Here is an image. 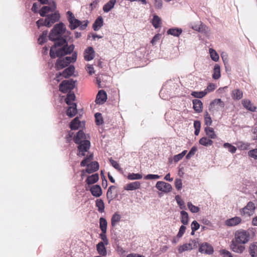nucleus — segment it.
I'll use <instances>...</instances> for the list:
<instances>
[{
  "label": "nucleus",
  "mask_w": 257,
  "mask_h": 257,
  "mask_svg": "<svg viewBox=\"0 0 257 257\" xmlns=\"http://www.w3.org/2000/svg\"><path fill=\"white\" fill-rule=\"evenodd\" d=\"M242 105L246 109L254 112L255 111L256 107L254 106L249 100L244 99L242 101Z\"/></svg>",
  "instance_id": "2f4dec72"
},
{
  "label": "nucleus",
  "mask_w": 257,
  "mask_h": 257,
  "mask_svg": "<svg viewBox=\"0 0 257 257\" xmlns=\"http://www.w3.org/2000/svg\"><path fill=\"white\" fill-rule=\"evenodd\" d=\"M73 79L63 80L59 86V91L63 93L71 92L75 87V82Z\"/></svg>",
  "instance_id": "39448f33"
},
{
  "label": "nucleus",
  "mask_w": 257,
  "mask_h": 257,
  "mask_svg": "<svg viewBox=\"0 0 257 257\" xmlns=\"http://www.w3.org/2000/svg\"><path fill=\"white\" fill-rule=\"evenodd\" d=\"M154 6L157 9H161L163 7V2L162 0H154Z\"/></svg>",
  "instance_id": "680f3d73"
},
{
  "label": "nucleus",
  "mask_w": 257,
  "mask_h": 257,
  "mask_svg": "<svg viewBox=\"0 0 257 257\" xmlns=\"http://www.w3.org/2000/svg\"><path fill=\"white\" fill-rule=\"evenodd\" d=\"M103 20L101 16H99L95 20L92 25V28L95 31H98L103 26Z\"/></svg>",
  "instance_id": "cd10ccee"
},
{
  "label": "nucleus",
  "mask_w": 257,
  "mask_h": 257,
  "mask_svg": "<svg viewBox=\"0 0 257 257\" xmlns=\"http://www.w3.org/2000/svg\"><path fill=\"white\" fill-rule=\"evenodd\" d=\"M207 93V91L206 90L201 91H192L191 92V95L194 97L197 98H201L205 96Z\"/></svg>",
  "instance_id": "c03bdc74"
},
{
  "label": "nucleus",
  "mask_w": 257,
  "mask_h": 257,
  "mask_svg": "<svg viewBox=\"0 0 257 257\" xmlns=\"http://www.w3.org/2000/svg\"><path fill=\"white\" fill-rule=\"evenodd\" d=\"M80 121L78 116L75 117L69 123V127L72 130H76L80 127Z\"/></svg>",
  "instance_id": "7c9ffc66"
},
{
  "label": "nucleus",
  "mask_w": 257,
  "mask_h": 257,
  "mask_svg": "<svg viewBox=\"0 0 257 257\" xmlns=\"http://www.w3.org/2000/svg\"><path fill=\"white\" fill-rule=\"evenodd\" d=\"M193 108L197 113H200L202 111L203 103L202 101L198 99H195L192 101Z\"/></svg>",
  "instance_id": "4be33fe9"
},
{
  "label": "nucleus",
  "mask_w": 257,
  "mask_h": 257,
  "mask_svg": "<svg viewBox=\"0 0 257 257\" xmlns=\"http://www.w3.org/2000/svg\"><path fill=\"white\" fill-rule=\"evenodd\" d=\"M75 71L74 65H70L67 68H65L62 72H58L56 74V78L57 81H59L60 77L63 76L64 78H68L72 76Z\"/></svg>",
  "instance_id": "9b49d317"
},
{
  "label": "nucleus",
  "mask_w": 257,
  "mask_h": 257,
  "mask_svg": "<svg viewBox=\"0 0 257 257\" xmlns=\"http://www.w3.org/2000/svg\"><path fill=\"white\" fill-rule=\"evenodd\" d=\"M95 56V51L92 47H88L84 52V58L86 61H89L93 59Z\"/></svg>",
  "instance_id": "a211bd4d"
},
{
  "label": "nucleus",
  "mask_w": 257,
  "mask_h": 257,
  "mask_svg": "<svg viewBox=\"0 0 257 257\" xmlns=\"http://www.w3.org/2000/svg\"><path fill=\"white\" fill-rule=\"evenodd\" d=\"M116 0H110L106 3L103 7V10L105 13L109 12L113 7L115 4Z\"/></svg>",
  "instance_id": "72a5a7b5"
},
{
  "label": "nucleus",
  "mask_w": 257,
  "mask_h": 257,
  "mask_svg": "<svg viewBox=\"0 0 257 257\" xmlns=\"http://www.w3.org/2000/svg\"><path fill=\"white\" fill-rule=\"evenodd\" d=\"M220 76V67L219 65L216 64L214 66L212 78L215 80H217L219 79Z\"/></svg>",
  "instance_id": "f704fd0d"
},
{
  "label": "nucleus",
  "mask_w": 257,
  "mask_h": 257,
  "mask_svg": "<svg viewBox=\"0 0 257 257\" xmlns=\"http://www.w3.org/2000/svg\"><path fill=\"white\" fill-rule=\"evenodd\" d=\"M121 216L118 213H115L111 219V223L112 226H115L116 224L120 220Z\"/></svg>",
  "instance_id": "ea45409f"
},
{
  "label": "nucleus",
  "mask_w": 257,
  "mask_h": 257,
  "mask_svg": "<svg viewBox=\"0 0 257 257\" xmlns=\"http://www.w3.org/2000/svg\"><path fill=\"white\" fill-rule=\"evenodd\" d=\"M182 32V30L181 28H173L168 30L167 34L175 37H179Z\"/></svg>",
  "instance_id": "473e14b6"
},
{
  "label": "nucleus",
  "mask_w": 257,
  "mask_h": 257,
  "mask_svg": "<svg viewBox=\"0 0 257 257\" xmlns=\"http://www.w3.org/2000/svg\"><path fill=\"white\" fill-rule=\"evenodd\" d=\"M90 146H78V153L77 155L79 157L85 156V159L89 162L93 159V153L88 152Z\"/></svg>",
  "instance_id": "6e6552de"
},
{
  "label": "nucleus",
  "mask_w": 257,
  "mask_h": 257,
  "mask_svg": "<svg viewBox=\"0 0 257 257\" xmlns=\"http://www.w3.org/2000/svg\"><path fill=\"white\" fill-rule=\"evenodd\" d=\"M141 184L139 182L136 181L126 184L124 189L126 190H135L140 188Z\"/></svg>",
  "instance_id": "c85d7f7f"
},
{
  "label": "nucleus",
  "mask_w": 257,
  "mask_h": 257,
  "mask_svg": "<svg viewBox=\"0 0 257 257\" xmlns=\"http://www.w3.org/2000/svg\"><path fill=\"white\" fill-rule=\"evenodd\" d=\"M106 232V231H105L104 232L101 231V233L99 235H100V237L101 238V239L103 240L102 242L105 245H107L108 244V240L107 236L105 234Z\"/></svg>",
  "instance_id": "bf43d9fd"
},
{
  "label": "nucleus",
  "mask_w": 257,
  "mask_h": 257,
  "mask_svg": "<svg viewBox=\"0 0 257 257\" xmlns=\"http://www.w3.org/2000/svg\"><path fill=\"white\" fill-rule=\"evenodd\" d=\"M96 206L98 208V211L102 213L104 211V203L102 200L97 199L96 201Z\"/></svg>",
  "instance_id": "49530a36"
},
{
  "label": "nucleus",
  "mask_w": 257,
  "mask_h": 257,
  "mask_svg": "<svg viewBox=\"0 0 257 257\" xmlns=\"http://www.w3.org/2000/svg\"><path fill=\"white\" fill-rule=\"evenodd\" d=\"M75 95L73 92H68L66 97L65 99L66 103L69 105H72V101H74L75 99Z\"/></svg>",
  "instance_id": "58836bf2"
},
{
  "label": "nucleus",
  "mask_w": 257,
  "mask_h": 257,
  "mask_svg": "<svg viewBox=\"0 0 257 257\" xmlns=\"http://www.w3.org/2000/svg\"><path fill=\"white\" fill-rule=\"evenodd\" d=\"M46 19H40L37 22V25L39 28L41 26H46Z\"/></svg>",
  "instance_id": "69168bd1"
},
{
  "label": "nucleus",
  "mask_w": 257,
  "mask_h": 257,
  "mask_svg": "<svg viewBox=\"0 0 257 257\" xmlns=\"http://www.w3.org/2000/svg\"><path fill=\"white\" fill-rule=\"evenodd\" d=\"M245 244L236 242V241L232 239L230 244V249L237 253H242L245 249Z\"/></svg>",
  "instance_id": "f8f14e48"
},
{
  "label": "nucleus",
  "mask_w": 257,
  "mask_h": 257,
  "mask_svg": "<svg viewBox=\"0 0 257 257\" xmlns=\"http://www.w3.org/2000/svg\"><path fill=\"white\" fill-rule=\"evenodd\" d=\"M90 191L92 195L96 197H98L102 195V190L99 185H95L91 187Z\"/></svg>",
  "instance_id": "bb28decb"
},
{
  "label": "nucleus",
  "mask_w": 257,
  "mask_h": 257,
  "mask_svg": "<svg viewBox=\"0 0 257 257\" xmlns=\"http://www.w3.org/2000/svg\"><path fill=\"white\" fill-rule=\"evenodd\" d=\"M160 176L156 174H148L145 177V179L147 180L158 179Z\"/></svg>",
  "instance_id": "e2e57ef3"
},
{
  "label": "nucleus",
  "mask_w": 257,
  "mask_h": 257,
  "mask_svg": "<svg viewBox=\"0 0 257 257\" xmlns=\"http://www.w3.org/2000/svg\"><path fill=\"white\" fill-rule=\"evenodd\" d=\"M255 206L254 203L250 201L242 209L241 214L245 216H250L254 213Z\"/></svg>",
  "instance_id": "ddd939ff"
},
{
  "label": "nucleus",
  "mask_w": 257,
  "mask_h": 257,
  "mask_svg": "<svg viewBox=\"0 0 257 257\" xmlns=\"http://www.w3.org/2000/svg\"><path fill=\"white\" fill-rule=\"evenodd\" d=\"M205 132L206 133V135L212 139H215L216 137V136L214 133V131L212 128L210 127H206L205 128Z\"/></svg>",
  "instance_id": "79ce46f5"
},
{
  "label": "nucleus",
  "mask_w": 257,
  "mask_h": 257,
  "mask_svg": "<svg viewBox=\"0 0 257 257\" xmlns=\"http://www.w3.org/2000/svg\"><path fill=\"white\" fill-rule=\"evenodd\" d=\"M241 222V219L239 217L235 216L227 219L225 221V224L228 226H233L238 225Z\"/></svg>",
  "instance_id": "412c9836"
},
{
  "label": "nucleus",
  "mask_w": 257,
  "mask_h": 257,
  "mask_svg": "<svg viewBox=\"0 0 257 257\" xmlns=\"http://www.w3.org/2000/svg\"><path fill=\"white\" fill-rule=\"evenodd\" d=\"M66 30V29L64 27V24L62 22H60L58 24H55L49 33V40H54L55 39V37L62 36L64 34V33H65Z\"/></svg>",
  "instance_id": "7ed1b4c3"
},
{
  "label": "nucleus",
  "mask_w": 257,
  "mask_h": 257,
  "mask_svg": "<svg viewBox=\"0 0 257 257\" xmlns=\"http://www.w3.org/2000/svg\"><path fill=\"white\" fill-rule=\"evenodd\" d=\"M107 222L106 220L103 218L100 217L99 219V227L102 232L106 231Z\"/></svg>",
  "instance_id": "37998d69"
},
{
  "label": "nucleus",
  "mask_w": 257,
  "mask_h": 257,
  "mask_svg": "<svg viewBox=\"0 0 257 257\" xmlns=\"http://www.w3.org/2000/svg\"><path fill=\"white\" fill-rule=\"evenodd\" d=\"M175 199L177 201L178 205H179L181 209H185L186 206L185 205L184 201L181 199V197L179 195L175 196Z\"/></svg>",
  "instance_id": "3c124183"
},
{
  "label": "nucleus",
  "mask_w": 257,
  "mask_h": 257,
  "mask_svg": "<svg viewBox=\"0 0 257 257\" xmlns=\"http://www.w3.org/2000/svg\"><path fill=\"white\" fill-rule=\"evenodd\" d=\"M99 169V164L98 162L94 161L92 162L89 164L87 165V168L85 170V172L91 174L94 172L96 171Z\"/></svg>",
  "instance_id": "5701e85b"
},
{
  "label": "nucleus",
  "mask_w": 257,
  "mask_h": 257,
  "mask_svg": "<svg viewBox=\"0 0 257 257\" xmlns=\"http://www.w3.org/2000/svg\"><path fill=\"white\" fill-rule=\"evenodd\" d=\"M186 227L184 225H182L180 227L179 232L177 234L178 237H181L185 232Z\"/></svg>",
  "instance_id": "338daca9"
},
{
  "label": "nucleus",
  "mask_w": 257,
  "mask_h": 257,
  "mask_svg": "<svg viewBox=\"0 0 257 257\" xmlns=\"http://www.w3.org/2000/svg\"><path fill=\"white\" fill-rule=\"evenodd\" d=\"M219 253L223 255V257H232L231 253L226 249L220 250Z\"/></svg>",
  "instance_id": "4d7b16f0"
},
{
  "label": "nucleus",
  "mask_w": 257,
  "mask_h": 257,
  "mask_svg": "<svg viewBox=\"0 0 257 257\" xmlns=\"http://www.w3.org/2000/svg\"><path fill=\"white\" fill-rule=\"evenodd\" d=\"M99 179L98 174H94L87 177L86 182L88 184H92L96 183Z\"/></svg>",
  "instance_id": "e433bc0d"
},
{
  "label": "nucleus",
  "mask_w": 257,
  "mask_h": 257,
  "mask_svg": "<svg viewBox=\"0 0 257 257\" xmlns=\"http://www.w3.org/2000/svg\"><path fill=\"white\" fill-rule=\"evenodd\" d=\"M105 245L102 241L99 242L96 245L97 251L101 256H106L107 255V251Z\"/></svg>",
  "instance_id": "393cba45"
},
{
  "label": "nucleus",
  "mask_w": 257,
  "mask_h": 257,
  "mask_svg": "<svg viewBox=\"0 0 257 257\" xmlns=\"http://www.w3.org/2000/svg\"><path fill=\"white\" fill-rule=\"evenodd\" d=\"M77 57V53L76 52H74L73 53L71 56H66L64 58V60L69 65L71 63H74L76 62Z\"/></svg>",
  "instance_id": "4c0bfd02"
},
{
  "label": "nucleus",
  "mask_w": 257,
  "mask_h": 257,
  "mask_svg": "<svg viewBox=\"0 0 257 257\" xmlns=\"http://www.w3.org/2000/svg\"><path fill=\"white\" fill-rule=\"evenodd\" d=\"M205 124L208 127L212 124V119L208 112L205 111L204 114Z\"/></svg>",
  "instance_id": "8fccbe9b"
},
{
  "label": "nucleus",
  "mask_w": 257,
  "mask_h": 257,
  "mask_svg": "<svg viewBox=\"0 0 257 257\" xmlns=\"http://www.w3.org/2000/svg\"><path fill=\"white\" fill-rule=\"evenodd\" d=\"M187 206L189 210L192 213H197L200 211V208L194 205L191 202H188Z\"/></svg>",
  "instance_id": "603ef678"
},
{
  "label": "nucleus",
  "mask_w": 257,
  "mask_h": 257,
  "mask_svg": "<svg viewBox=\"0 0 257 257\" xmlns=\"http://www.w3.org/2000/svg\"><path fill=\"white\" fill-rule=\"evenodd\" d=\"M191 234H193L194 232L199 228L200 224L196 221L194 220L191 223Z\"/></svg>",
  "instance_id": "6e6d98bb"
},
{
  "label": "nucleus",
  "mask_w": 257,
  "mask_h": 257,
  "mask_svg": "<svg viewBox=\"0 0 257 257\" xmlns=\"http://www.w3.org/2000/svg\"><path fill=\"white\" fill-rule=\"evenodd\" d=\"M197 148L195 146L192 148L191 150L189 151L188 154L186 155V158L187 159H189L191 157H192L196 152Z\"/></svg>",
  "instance_id": "13d9d810"
},
{
  "label": "nucleus",
  "mask_w": 257,
  "mask_h": 257,
  "mask_svg": "<svg viewBox=\"0 0 257 257\" xmlns=\"http://www.w3.org/2000/svg\"><path fill=\"white\" fill-rule=\"evenodd\" d=\"M49 6H43L40 10L39 14L41 17H45L47 16L46 14L49 12H53L55 11L57 8L56 3L54 1L50 3Z\"/></svg>",
  "instance_id": "4468645a"
},
{
  "label": "nucleus",
  "mask_w": 257,
  "mask_h": 257,
  "mask_svg": "<svg viewBox=\"0 0 257 257\" xmlns=\"http://www.w3.org/2000/svg\"><path fill=\"white\" fill-rule=\"evenodd\" d=\"M199 24H192L191 28L198 32L207 34L208 31V27L200 21L199 22Z\"/></svg>",
  "instance_id": "f3484780"
},
{
  "label": "nucleus",
  "mask_w": 257,
  "mask_h": 257,
  "mask_svg": "<svg viewBox=\"0 0 257 257\" xmlns=\"http://www.w3.org/2000/svg\"><path fill=\"white\" fill-rule=\"evenodd\" d=\"M51 41L55 42L53 46L56 48L58 47H62L64 45L67 46V44H68L66 38L62 37V36H56L54 40Z\"/></svg>",
  "instance_id": "dca6fc26"
},
{
  "label": "nucleus",
  "mask_w": 257,
  "mask_h": 257,
  "mask_svg": "<svg viewBox=\"0 0 257 257\" xmlns=\"http://www.w3.org/2000/svg\"><path fill=\"white\" fill-rule=\"evenodd\" d=\"M156 187L159 191H161L164 193L170 192L172 189L171 184L164 181L157 182V183L156 184Z\"/></svg>",
  "instance_id": "2eb2a0df"
},
{
  "label": "nucleus",
  "mask_w": 257,
  "mask_h": 257,
  "mask_svg": "<svg viewBox=\"0 0 257 257\" xmlns=\"http://www.w3.org/2000/svg\"><path fill=\"white\" fill-rule=\"evenodd\" d=\"M60 15L58 11H54V13L48 14L46 16V27H50L53 24L59 21Z\"/></svg>",
  "instance_id": "9d476101"
},
{
  "label": "nucleus",
  "mask_w": 257,
  "mask_h": 257,
  "mask_svg": "<svg viewBox=\"0 0 257 257\" xmlns=\"http://www.w3.org/2000/svg\"><path fill=\"white\" fill-rule=\"evenodd\" d=\"M209 53H210V57L213 61H214L215 62H217L218 61L219 58V55L217 53V52L215 51V50H214V49H213L212 48H210L209 49Z\"/></svg>",
  "instance_id": "09e8293b"
},
{
  "label": "nucleus",
  "mask_w": 257,
  "mask_h": 257,
  "mask_svg": "<svg viewBox=\"0 0 257 257\" xmlns=\"http://www.w3.org/2000/svg\"><path fill=\"white\" fill-rule=\"evenodd\" d=\"M75 46L74 44H71L70 45H64L60 49H58L56 51L57 57L58 58H61L67 55L71 54L74 51Z\"/></svg>",
  "instance_id": "0eeeda50"
},
{
  "label": "nucleus",
  "mask_w": 257,
  "mask_h": 257,
  "mask_svg": "<svg viewBox=\"0 0 257 257\" xmlns=\"http://www.w3.org/2000/svg\"><path fill=\"white\" fill-rule=\"evenodd\" d=\"M248 252L251 257H257V242L251 243L249 245Z\"/></svg>",
  "instance_id": "c756f323"
},
{
  "label": "nucleus",
  "mask_w": 257,
  "mask_h": 257,
  "mask_svg": "<svg viewBox=\"0 0 257 257\" xmlns=\"http://www.w3.org/2000/svg\"><path fill=\"white\" fill-rule=\"evenodd\" d=\"M175 187L178 190H180L182 187V180L180 179H176L175 181Z\"/></svg>",
  "instance_id": "052dcab7"
},
{
  "label": "nucleus",
  "mask_w": 257,
  "mask_h": 257,
  "mask_svg": "<svg viewBox=\"0 0 257 257\" xmlns=\"http://www.w3.org/2000/svg\"><path fill=\"white\" fill-rule=\"evenodd\" d=\"M249 238L250 234L248 231L243 229H239L235 231L234 238L233 239L236 242L246 244L249 241Z\"/></svg>",
  "instance_id": "20e7f679"
},
{
  "label": "nucleus",
  "mask_w": 257,
  "mask_h": 257,
  "mask_svg": "<svg viewBox=\"0 0 257 257\" xmlns=\"http://www.w3.org/2000/svg\"><path fill=\"white\" fill-rule=\"evenodd\" d=\"M161 19L157 15H155L152 19V25L155 28H158L161 25Z\"/></svg>",
  "instance_id": "a18cd8bd"
},
{
  "label": "nucleus",
  "mask_w": 257,
  "mask_h": 257,
  "mask_svg": "<svg viewBox=\"0 0 257 257\" xmlns=\"http://www.w3.org/2000/svg\"><path fill=\"white\" fill-rule=\"evenodd\" d=\"M143 176L139 173H131L129 174L127 176V179L131 180H139L142 179Z\"/></svg>",
  "instance_id": "864d4df0"
},
{
  "label": "nucleus",
  "mask_w": 257,
  "mask_h": 257,
  "mask_svg": "<svg viewBox=\"0 0 257 257\" xmlns=\"http://www.w3.org/2000/svg\"><path fill=\"white\" fill-rule=\"evenodd\" d=\"M181 221L184 225H187L188 223V214L187 212L182 210L180 212Z\"/></svg>",
  "instance_id": "a19ab883"
},
{
  "label": "nucleus",
  "mask_w": 257,
  "mask_h": 257,
  "mask_svg": "<svg viewBox=\"0 0 257 257\" xmlns=\"http://www.w3.org/2000/svg\"><path fill=\"white\" fill-rule=\"evenodd\" d=\"M198 251L199 252L205 254L211 255L214 252V249L212 245L207 242H204L198 244Z\"/></svg>",
  "instance_id": "1a4fd4ad"
},
{
  "label": "nucleus",
  "mask_w": 257,
  "mask_h": 257,
  "mask_svg": "<svg viewBox=\"0 0 257 257\" xmlns=\"http://www.w3.org/2000/svg\"><path fill=\"white\" fill-rule=\"evenodd\" d=\"M77 112V104L76 103H72L68 108L66 114L69 117H73Z\"/></svg>",
  "instance_id": "aec40b11"
},
{
  "label": "nucleus",
  "mask_w": 257,
  "mask_h": 257,
  "mask_svg": "<svg viewBox=\"0 0 257 257\" xmlns=\"http://www.w3.org/2000/svg\"><path fill=\"white\" fill-rule=\"evenodd\" d=\"M73 138L74 143L76 145H91L90 142V136L85 134L83 131L79 130L76 135L73 136V133L70 132L67 137V141L71 140Z\"/></svg>",
  "instance_id": "f257e3e1"
},
{
  "label": "nucleus",
  "mask_w": 257,
  "mask_h": 257,
  "mask_svg": "<svg viewBox=\"0 0 257 257\" xmlns=\"http://www.w3.org/2000/svg\"><path fill=\"white\" fill-rule=\"evenodd\" d=\"M215 105H217L220 107H224V103L220 98L215 99L212 101L209 106V110L212 111L214 109V106Z\"/></svg>",
  "instance_id": "a878e982"
},
{
  "label": "nucleus",
  "mask_w": 257,
  "mask_h": 257,
  "mask_svg": "<svg viewBox=\"0 0 257 257\" xmlns=\"http://www.w3.org/2000/svg\"><path fill=\"white\" fill-rule=\"evenodd\" d=\"M187 153L186 150L183 151L181 153L179 154L178 155H175L173 158V160L175 162H178L180 160H181L183 157L186 155Z\"/></svg>",
  "instance_id": "5fc2aeb1"
},
{
  "label": "nucleus",
  "mask_w": 257,
  "mask_h": 257,
  "mask_svg": "<svg viewBox=\"0 0 257 257\" xmlns=\"http://www.w3.org/2000/svg\"><path fill=\"white\" fill-rule=\"evenodd\" d=\"M242 96V91L239 89H234L232 91V97L233 99L239 100Z\"/></svg>",
  "instance_id": "c9c22d12"
},
{
  "label": "nucleus",
  "mask_w": 257,
  "mask_h": 257,
  "mask_svg": "<svg viewBox=\"0 0 257 257\" xmlns=\"http://www.w3.org/2000/svg\"><path fill=\"white\" fill-rule=\"evenodd\" d=\"M248 155L255 159H257V149L249 151Z\"/></svg>",
  "instance_id": "774afa93"
},
{
  "label": "nucleus",
  "mask_w": 257,
  "mask_h": 257,
  "mask_svg": "<svg viewBox=\"0 0 257 257\" xmlns=\"http://www.w3.org/2000/svg\"><path fill=\"white\" fill-rule=\"evenodd\" d=\"M107 99V94L106 92L103 90H99L95 100V102L97 104H103L106 101Z\"/></svg>",
  "instance_id": "6ab92c4d"
},
{
  "label": "nucleus",
  "mask_w": 257,
  "mask_h": 257,
  "mask_svg": "<svg viewBox=\"0 0 257 257\" xmlns=\"http://www.w3.org/2000/svg\"><path fill=\"white\" fill-rule=\"evenodd\" d=\"M94 116L96 125H100L103 123V119L101 113L99 112H96L95 113Z\"/></svg>",
  "instance_id": "de8ad7c7"
},
{
  "label": "nucleus",
  "mask_w": 257,
  "mask_h": 257,
  "mask_svg": "<svg viewBox=\"0 0 257 257\" xmlns=\"http://www.w3.org/2000/svg\"><path fill=\"white\" fill-rule=\"evenodd\" d=\"M66 14L68 21L69 23V28L71 30H75L78 27H79V29L81 30L86 29L89 23L88 20L81 22L78 19H76L73 14L70 11H68Z\"/></svg>",
  "instance_id": "f03ea898"
},
{
  "label": "nucleus",
  "mask_w": 257,
  "mask_h": 257,
  "mask_svg": "<svg viewBox=\"0 0 257 257\" xmlns=\"http://www.w3.org/2000/svg\"><path fill=\"white\" fill-rule=\"evenodd\" d=\"M198 244V239H191L189 242L184 243L178 246V250L179 253L184 251L191 250L197 248Z\"/></svg>",
  "instance_id": "423d86ee"
},
{
  "label": "nucleus",
  "mask_w": 257,
  "mask_h": 257,
  "mask_svg": "<svg viewBox=\"0 0 257 257\" xmlns=\"http://www.w3.org/2000/svg\"><path fill=\"white\" fill-rule=\"evenodd\" d=\"M68 65L64 58H59L55 64V67L57 70L62 69Z\"/></svg>",
  "instance_id": "b1692460"
},
{
  "label": "nucleus",
  "mask_w": 257,
  "mask_h": 257,
  "mask_svg": "<svg viewBox=\"0 0 257 257\" xmlns=\"http://www.w3.org/2000/svg\"><path fill=\"white\" fill-rule=\"evenodd\" d=\"M109 162L111 163V165L115 169H116L117 170H120L121 168H120V167L119 166V165L118 164V163L116 161H115L112 160L111 158H110L109 159Z\"/></svg>",
  "instance_id": "0e129e2a"
}]
</instances>
